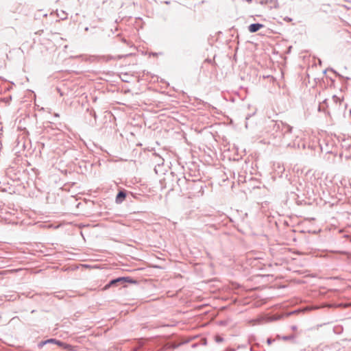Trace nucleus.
<instances>
[{"instance_id": "1", "label": "nucleus", "mask_w": 351, "mask_h": 351, "mask_svg": "<svg viewBox=\"0 0 351 351\" xmlns=\"http://www.w3.org/2000/svg\"><path fill=\"white\" fill-rule=\"evenodd\" d=\"M124 282L136 283V281L130 277H119L110 280L109 283L104 287V289H107L111 286H117L119 284H123Z\"/></svg>"}, {"instance_id": "2", "label": "nucleus", "mask_w": 351, "mask_h": 351, "mask_svg": "<svg viewBox=\"0 0 351 351\" xmlns=\"http://www.w3.org/2000/svg\"><path fill=\"white\" fill-rule=\"evenodd\" d=\"M275 127L277 129H280L282 130L284 137H285V135L291 133L293 130V128L291 125L285 123L282 121H280V123H276L275 124Z\"/></svg>"}, {"instance_id": "3", "label": "nucleus", "mask_w": 351, "mask_h": 351, "mask_svg": "<svg viewBox=\"0 0 351 351\" xmlns=\"http://www.w3.org/2000/svg\"><path fill=\"white\" fill-rule=\"evenodd\" d=\"M47 343L56 344L60 346H62L64 345V343L62 341H58L56 339H49L46 341H40L38 344V346L39 348H42L44 345L47 344Z\"/></svg>"}, {"instance_id": "4", "label": "nucleus", "mask_w": 351, "mask_h": 351, "mask_svg": "<svg viewBox=\"0 0 351 351\" xmlns=\"http://www.w3.org/2000/svg\"><path fill=\"white\" fill-rule=\"evenodd\" d=\"M126 197V192L125 191H120L116 197V202L117 204H121L123 202V200Z\"/></svg>"}, {"instance_id": "5", "label": "nucleus", "mask_w": 351, "mask_h": 351, "mask_svg": "<svg viewBox=\"0 0 351 351\" xmlns=\"http://www.w3.org/2000/svg\"><path fill=\"white\" fill-rule=\"evenodd\" d=\"M261 27H263V25L260 23H252L249 26L248 29L250 32L254 33L258 31Z\"/></svg>"}, {"instance_id": "6", "label": "nucleus", "mask_w": 351, "mask_h": 351, "mask_svg": "<svg viewBox=\"0 0 351 351\" xmlns=\"http://www.w3.org/2000/svg\"><path fill=\"white\" fill-rule=\"evenodd\" d=\"M342 147L348 150L351 148V138L344 139L342 142Z\"/></svg>"}, {"instance_id": "7", "label": "nucleus", "mask_w": 351, "mask_h": 351, "mask_svg": "<svg viewBox=\"0 0 351 351\" xmlns=\"http://www.w3.org/2000/svg\"><path fill=\"white\" fill-rule=\"evenodd\" d=\"M171 343H167L166 344H165L162 348H161L160 349L156 350V351H165L166 350H169V349H171Z\"/></svg>"}, {"instance_id": "8", "label": "nucleus", "mask_w": 351, "mask_h": 351, "mask_svg": "<svg viewBox=\"0 0 351 351\" xmlns=\"http://www.w3.org/2000/svg\"><path fill=\"white\" fill-rule=\"evenodd\" d=\"M294 338H295L294 335H288V336H282V339L284 341L293 339Z\"/></svg>"}, {"instance_id": "9", "label": "nucleus", "mask_w": 351, "mask_h": 351, "mask_svg": "<svg viewBox=\"0 0 351 351\" xmlns=\"http://www.w3.org/2000/svg\"><path fill=\"white\" fill-rule=\"evenodd\" d=\"M171 350H174L178 348L179 346H180V343H171Z\"/></svg>"}, {"instance_id": "10", "label": "nucleus", "mask_w": 351, "mask_h": 351, "mask_svg": "<svg viewBox=\"0 0 351 351\" xmlns=\"http://www.w3.org/2000/svg\"><path fill=\"white\" fill-rule=\"evenodd\" d=\"M215 341L217 343H221L223 341V338L219 335H217V336H215Z\"/></svg>"}, {"instance_id": "11", "label": "nucleus", "mask_w": 351, "mask_h": 351, "mask_svg": "<svg viewBox=\"0 0 351 351\" xmlns=\"http://www.w3.org/2000/svg\"><path fill=\"white\" fill-rule=\"evenodd\" d=\"M332 100L334 101V102H335L336 104L337 103H340L341 102V99L339 97H338L336 95H333L332 97Z\"/></svg>"}, {"instance_id": "12", "label": "nucleus", "mask_w": 351, "mask_h": 351, "mask_svg": "<svg viewBox=\"0 0 351 351\" xmlns=\"http://www.w3.org/2000/svg\"><path fill=\"white\" fill-rule=\"evenodd\" d=\"M195 338H196V337H192V338H191V339H187V340L183 341L180 342V345H181V346H182V345H183V344L188 343H189V341H191L192 339H195Z\"/></svg>"}, {"instance_id": "13", "label": "nucleus", "mask_w": 351, "mask_h": 351, "mask_svg": "<svg viewBox=\"0 0 351 351\" xmlns=\"http://www.w3.org/2000/svg\"><path fill=\"white\" fill-rule=\"evenodd\" d=\"M200 344L203 345V346H206L207 345V340L206 338H202L201 340H200Z\"/></svg>"}, {"instance_id": "14", "label": "nucleus", "mask_w": 351, "mask_h": 351, "mask_svg": "<svg viewBox=\"0 0 351 351\" xmlns=\"http://www.w3.org/2000/svg\"><path fill=\"white\" fill-rule=\"evenodd\" d=\"M274 341H275L274 339L268 338L267 339V343L268 345H271Z\"/></svg>"}, {"instance_id": "15", "label": "nucleus", "mask_w": 351, "mask_h": 351, "mask_svg": "<svg viewBox=\"0 0 351 351\" xmlns=\"http://www.w3.org/2000/svg\"><path fill=\"white\" fill-rule=\"evenodd\" d=\"M66 15L67 14L64 12L62 11L61 15L59 16L61 17L62 19H65L66 18Z\"/></svg>"}, {"instance_id": "16", "label": "nucleus", "mask_w": 351, "mask_h": 351, "mask_svg": "<svg viewBox=\"0 0 351 351\" xmlns=\"http://www.w3.org/2000/svg\"><path fill=\"white\" fill-rule=\"evenodd\" d=\"M199 343H193L191 345V348H197L199 346Z\"/></svg>"}, {"instance_id": "17", "label": "nucleus", "mask_w": 351, "mask_h": 351, "mask_svg": "<svg viewBox=\"0 0 351 351\" xmlns=\"http://www.w3.org/2000/svg\"><path fill=\"white\" fill-rule=\"evenodd\" d=\"M291 330H297V326H295V325H293V326H291Z\"/></svg>"}, {"instance_id": "18", "label": "nucleus", "mask_w": 351, "mask_h": 351, "mask_svg": "<svg viewBox=\"0 0 351 351\" xmlns=\"http://www.w3.org/2000/svg\"><path fill=\"white\" fill-rule=\"evenodd\" d=\"M23 135L25 134H27L28 133V132L26 130V129L25 128H23Z\"/></svg>"}, {"instance_id": "19", "label": "nucleus", "mask_w": 351, "mask_h": 351, "mask_svg": "<svg viewBox=\"0 0 351 351\" xmlns=\"http://www.w3.org/2000/svg\"><path fill=\"white\" fill-rule=\"evenodd\" d=\"M291 45H290L289 47H288V49L287 51V53H290L291 51Z\"/></svg>"}, {"instance_id": "20", "label": "nucleus", "mask_w": 351, "mask_h": 351, "mask_svg": "<svg viewBox=\"0 0 351 351\" xmlns=\"http://www.w3.org/2000/svg\"><path fill=\"white\" fill-rule=\"evenodd\" d=\"M276 338H277V339H282V337H280L279 335H278L276 336Z\"/></svg>"}, {"instance_id": "21", "label": "nucleus", "mask_w": 351, "mask_h": 351, "mask_svg": "<svg viewBox=\"0 0 351 351\" xmlns=\"http://www.w3.org/2000/svg\"><path fill=\"white\" fill-rule=\"evenodd\" d=\"M28 91L31 93H33V92H32L31 90H28Z\"/></svg>"}]
</instances>
